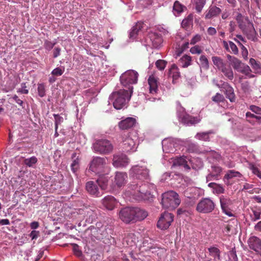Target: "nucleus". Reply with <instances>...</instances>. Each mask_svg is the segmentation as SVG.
Wrapping results in <instances>:
<instances>
[{
  "label": "nucleus",
  "mask_w": 261,
  "mask_h": 261,
  "mask_svg": "<svg viewBox=\"0 0 261 261\" xmlns=\"http://www.w3.org/2000/svg\"><path fill=\"white\" fill-rule=\"evenodd\" d=\"M146 185L142 184V181H133L127 188L125 195L137 201L144 200L151 202L153 196L150 192L146 191Z\"/></svg>",
  "instance_id": "obj_1"
},
{
  "label": "nucleus",
  "mask_w": 261,
  "mask_h": 261,
  "mask_svg": "<svg viewBox=\"0 0 261 261\" xmlns=\"http://www.w3.org/2000/svg\"><path fill=\"white\" fill-rule=\"evenodd\" d=\"M236 19L239 28L248 39L256 42L257 40V33L253 24L249 18L243 16L241 13H238Z\"/></svg>",
  "instance_id": "obj_2"
},
{
  "label": "nucleus",
  "mask_w": 261,
  "mask_h": 261,
  "mask_svg": "<svg viewBox=\"0 0 261 261\" xmlns=\"http://www.w3.org/2000/svg\"><path fill=\"white\" fill-rule=\"evenodd\" d=\"M132 93V87H129L128 90L121 89L113 92L109 96V100L113 102L116 109L120 110L125 106L126 101L130 99Z\"/></svg>",
  "instance_id": "obj_3"
},
{
  "label": "nucleus",
  "mask_w": 261,
  "mask_h": 261,
  "mask_svg": "<svg viewBox=\"0 0 261 261\" xmlns=\"http://www.w3.org/2000/svg\"><path fill=\"white\" fill-rule=\"evenodd\" d=\"M138 134L136 131L124 132L121 134L122 148L124 152L132 153L136 151Z\"/></svg>",
  "instance_id": "obj_4"
},
{
  "label": "nucleus",
  "mask_w": 261,
  "mask_h": 261,
  "mask_svg": "<svg viewBox=\"0 0 261 261\" xmlns=\"http://www.w3.org/2000/svg\"><path fill=\"white\" fill-rule=\"evenodd\" d=\"M106 160L107 159L105 158L94 157L90 162L89 170L97 175L108 174L110 170Z\"/></svg>",
  "instance_id": "obj_5"
},
{
  "label": "nucleus",
  "mask_w": 261,
  "mask_h": 261,
  "mask_svg": "<svg viewBox=\"0 0 261 261\" xmlns=\"http://www.w3.org/2000/svg\"><path fill=\"white\" fill-rule=\"evenodd\" d=\"M178 195L173 191L162 194V204L165 208H175L180 204Z\"/></svg>",
  "instance_id": "obj_6"
},
{
  "label": "nucleus",
  "mask_w": 261,
  "mask_h": 261,
  "mask_svg": "<svg viewBox=\"0 0 261 261\" xmlns=\"http://www.w3.org/2000/svg\"><path fill=\"white\" fill-rule=\"evenodd\" d=\"M177 116L179 121L184 124L191 125L196 124L200 121L197 117H193L187 114L179 101L176 102Z\"/></svg>",
  "instance_id": "obj_7"
},
{
  "label": "nucleus",
  "mask_w": 261,
  "mask_h": 261,
  "mask_svg": "<svg viewBox=\"0 0 261 261\" xmlns=\"http://www.w3.org/2000/svg\"><path fill=\"white\" fill-rule=\"evenodd\" d=\"M93 149L96 153L107 154L111 153L113 149V145L107 139H98L93 144Z\"/></svg>",
  "instance_id": "obj_8"
},
{
  "label": "nucleus",
  "mask_w": 261,
  "mask_h": 261,
  "mask_svg": "<svg viewBox=\"0 0 261 261\" xmlns=\"http://www.w3.org/2000/svg\"><path fill=\"white\" fill-rule=\"evenodd\" d=\"M138 75V72L134 70H127L120 77L121 83L124 87L128 86V89L129 87L133 88L130 85L137 83Z\"/></svg>",
  "instance_id": "obj_9"
},
{
  "label": "nucleus",
  "mask_w": 261,
  "mask_h": 261,
  "mask_svg": "<svg viewBox=\"0 0 261 261\" xmlns=\"http://www.w3.org/2000/svg\"><path fill=\"white\" fill-rule=\"evenodd\" d=\"M215 203L210 198H203L197 203L196 210L200 213H210L215 209Z\"/></svg>",
  "instance_id": "obj_10"
},
{
  "label": "nucleus",
  "mask_w": 261,
  "mask_h": 261,
  "mask_svg": "<svg viewBox=\"0 0 261 261\" xmlns=\"http://www.w3.org/2000/svg\"><path fill=\"white\" fill-rule=\"evenodd\" d=\"M129 174L134 179L143 180L149 178V170L146 167L139 165L134 166L129 171Z\"/></svg>",
  "instance_id": "obj_11"
},
{
  "label": "nucleus",
  "mask_w": 261,
  "mask_h": 261,
  "mask_svg": "<svg viewBox=\"0 0 261 261\" xmlns=\"http://www.w3.org/2000/svg\"><path fill=\"white\" fill-rule=\"evenodd\" d=\"M173 219L174 215L173 214L165 212L161 214L157 223V227L162 230H166L171 225Z\"/></svg>",
  "instance_id": "obj_12"
},
{
  "label": "nucleus",
  "mask_w": 261,
  "mask_h": 261,
  "mask_svg": "<svg viewBox=\"0 0 261 261\" xmlns=\"http://www.w3.org/2000/svg\"><path fill=\"white\" fill-rule=\"evenodd\" d=\"M119 218L125 223L129 224L135 222L133 207H126L122 208L118 213Z\"/></svg>",
  "instance_id": "obj_13"
},
{
  "label": "nucleus",
  "mask_w": 261,
  "mask_h": 261,
  "mask_svg": "<svg viewBox=\"0 0 261 261\" xmlns=\"http://www.w3.org/2000/svg\"><path fill=\"white\" fill-rule=\"evenodd\" d=\"M242 174L233 170H228L224 177V180L227 185H232L236 182L243 180Z\"/></svg>",
  "instance_id": "obj_14"
},
{
  "label": "nucleus",
  "mask_w": 261,
  "mask_h": 261,
  "mask_svg": "<svg viewBox=\"0 0 261 261\" xmlns=\"http://www.w3.org/2000/svg\"><path fill=\"white\" fill-rule=\"evenodd\" d=\"M221 82L222 83L221 85L217 84V86L225 94L227 98L231 102H234L236 100V96L233 88L226 82Z\"/></svg>",
  "instance_id": "obj_15"
},
{
  "label": "nucleus",
  "mask_w": 261,
  "mask_h": 261,
  "mask_svg": "<svg viewBox=\"0 0 261 261\" xmlns=\"http://www.w3.org/2000/svg\"><path fill=\"white\" fill-rule=\"evenodd\" d=\"M112 164L116 168L124 167L129 164V159L124 154H114Z\"/></svg>",
  "instance_id": "obj_16"
},
{
  "label": "nucleus",
  "mask_w": 261,
  "mask_h": 261,
  "mask_svg": "<svg viewBox=\"0 0 261 261\" xmlns=\"http://www.w3.org/2000/svg\"><path fill=\"white\" fill-rule=\"evenodd\" d=\"M98 185L96 181H89L86 183V188L90 195L95 197H99L102 195V192L99 191Z\"/></svg>",
  "instance_id": "obj_17"
},
{
  "label": "nucleus",
  "mask_w": 261,
  "mask_h": 261,
  "mask_svg": "<svg viewBox=\"0 0 261 261\" xmlns=\"http://www.w3.org/2000/svg\"><path fill=\"white\" fill-rule=\"evenodd\" d=\"M250 249L255 251L258 254H261V240L256 236L251 237L248 240Z\"/></svg>",
  "instance_id": "obj_18"
},
{
  "label": "nucleus",
  "mask_w": 261,
  "mask_h": 261,
  "mask_svg": "<svg viewBox=\"0 0 261 261\" xmlns=\"http://www.w3.org/2000/svg\"><path fill=\"white\" fill-rule=\"evenodd\" d=\"M201 190L196 187H190L184 191L185 197L189 198L196 199L201 195Z\"/></svg>",
  "instance_id": "obj_19"
},
{
  "label": "nucleus",
  "mask_w": 261,
  "mask_h": 261,
  "mask_svg": "<svg viewBox=\"0 0 261 261\" xmlns=\"http://www.w3.org/2000/svg\"><path fill=\"white\" fill-rule=\"evenodd\" d=\"M222 168L219 166H213L210 173L206 176V181L218 180L221 176Z\"/></svg>",
  "instance_id": "obj_20"
},
{
  "label": "nucleus",
  "mask_w": 261,
  "mask_h": 261,
  "mask_svg": "<svg viewBox=\"0 0 261 261\" xmlns=\"http://www.w3.org/2000/svg\"><path fill=\"white\" fill-rule=\"evenodd\" d=\"M102 203L107 210H112L116 206L117 201L113 196L108 195L102 199Z\"/></svg>",
  "instance_id": "obj_21"
},
{
  "label": "nucleus",
  "mask_w": 261,
  "mask_h": 261,
  "mask_svg": "<svg viewBox=\"0 0 261 261\" xmlns=\"http://www.w3.org/2000/svg\"><path fill=\"white\" fill-rule=\"evenodd\" d=\"M114 179V182L116 185L120 188L126 184L127 179V175L124 172H116Z\"/></svg>",
  "instance_id": "obj_22"
},
{
  "label": "nucleus",
  "mask_w": 261,
  "mask_h": 261,
  "mask_svg": "<svg viewBox=\"0 0 261 261\" xmlns=\"http://www.w3.org/2000/svg\"><path fill=\"white\" fill-rule=\"evenodd\" d=\"M134 215L135 222L144 220L147 216L148 213L145 210L137 207H132Z\"/></svg>",
  "instance_id": "obj_23"
},
{
  "label": "nucleus",
  "mask_w": 261,
  "mask_h": 261,
  "mask_svg": "<svg viewBox=\"0 0 261 261\" xmlns=\"http://www.w3.org/2000/svg\"><path fill=\"white\" fill-rule=\"evenodd\" d=\"M221 12V10L219 8L215 6H211L205 12V18L210 19L217 17Z\"/></svg>",
  "instance_id": "obj_24"
},
{
  "label": "nucleus",
  "mask_w": 261,
  "mask_h": 261,
  "mask_svg": "<svg viewBox=\"0 0 261 261\" xmlns=\"http://www.w3.org/2000/svg\"><path fill=\"white\" fill-rule=\"evenodd\" d=\"M162 144L163 151L165 152L169 153L174 151V143L172 139H165L162 141Z\"/></svg>",
  "instance_id": "obj_25"
},
{
  "label": "nucleus",
  "mask_w": 261,
  "mask_h": 261,
  "mask_svg": "<svg viewBox=\"0 0 261 261\" xmlns=\"http://www.w3.org/2000/svg\"><path fill=\"white\" fill-rule=\"evenodd\" d=\"M136 122V119L132 117H128L119 123V127L122 129H127L132 128Z\"/></svg>",
  "instance_id": "obj_26"
},
{
  "label": "nucleus",
  "mask_w": 261,
  "mask_h": 261,
  "mask_svg": "<svg viewBox=\"0 0 261 261\" xmlns=\"http://www.w3.org/2000/svg\"><path fill=\"white\" fill-rule=\"evenodd\" d=\"M148 84L149 85V93L152 94H155L158 90V81L156 78L151 75L148 79Z\"/></svg>",
  "instance_id": "obj_27"
},
{
  "label": "nucleus",
  "mask_w": 261,
  "mask_h": 261,
  "mask_svg": "<svg viewBox=\"0 0 261 261\" xmlns=\"http://www.w3.org/2000/svg\"><path fill=\"white\" fill-rule=\"evenodd\" d=\"M150 39L151 45L154 48L160 47L162 43V38L161 36L155 33H151L148 37Z\"/></svg>",
  "instance_id": "obj_28"
},
{
  "label": "nucleus",
  "mask_w": 261,
  "mask_h": 261,
  "mask_svg": "<svg viewBox=\"0 0 261 261\" xmlns=\"http://www.w3.org/2000/svg\"><path fill=\"white\" fill-rule=\"evenodd\" d=\"M223 45L225 49L227 51L234 55L239 53V50L237 45L232 41H223Z\"/></svg>",
  "instance_id": "obj_29"
},
{
  "label": "nucleus",
  "mask_w": 261,
  "mask_h": 261,
  "mask_svg": "<svg viewBox=\"0 0 261 261\" xmlns=\"http://www.w3.org/2000/svg\"><path fill=\"white\" fill-rule=\"evenodd\" d=\"M261 208L257 207L251 208L249 216L252 221H256L260 218Z\"/></svg>",
  "instance_id": "obj_30"
},
{
  "label": "nucleus",
  "mask_w": 261,
  "mask_h": 261,
  "mask_svg": "<svg viewBox=\"0 0 261 261\" xmlns=\"http://www.w3.org/2000/svg\"><path fill=\"white\" fill-rule=\"evenodd\" d=\"M137 239L134 233H129L123 239V244L128 247H133L136 245Z\"/></svg>",
  "instance_id": "obj_31"
},
{
  "label": "nucleus",
  "mask_w": 261,
  "mask_h": 261,
  "mask_svg": "<svg viewBox=\"0 0 261 261\" xmlns=\"http://www.w3.org/2000/svg\"><path fill=\"white\" fill-rule=\"evenodd\" d=\"M143 23L142 22H138L132 28L129 33V38L134 39L138 32L143 28Z\"/></svg>",
  "instance_id": "obj_32"
},
{
  "label": "nucleus",
  "mask_w": 261,
  "mask_h": 261,
  "mask_svg": "<svg viewBox=\"0 0 261 261\" xmlns=\"http://www.w3.org/2000/svg\"><path fill=\"white\" fill-rule=\"evenodd\" d=\"M210 255L214 258L215 261L220 260L221 251L215 246H211L208 248Z\"/></svg>",
  "instance_id": "obj_33"
},
{
  "label": "nucleus",
  "mask_w": 261,
  "mask_h": 261,
  "mask_svg": "<svg viewBox=\"0 0 261 261\" xmlns=\"http://www.w3.org/2000/svg\"><path fill=\"white\" fill-rule=\"evenodd\" d=\"M106 175H98L99 177L96 180L98 186L100 187L102 190L106 189L108 184L109 177L108 176H106Z\"/></svg>",
  "instance_id": "obj_34"
},
{
  "label": "nucleus",
  "mask_w": 261,
  "mask_h": 261,
  "mask_svg": "<svg viewBox=\"0 0 261 261\" xmlns=\"http://www.w3.org/2000/svg\"><path fill=\"white\" fill-rule=\"evenodd\" d=\"M220 70L229 80H232L233 79V71L230 66L227 64H225Z\"/></svg>",
  "instance_id": "obj_35"
},
{
  "label": "nucleus",
  "mask_w": 261,
  "mask_h": 261,
  "mask_svg": "<svg viewBox=\"0 0 261 261\" xmlns=\"http://www.w3.org/2000/svg\"><path fill=\"white\" fill-rule=\"evenodd\" d=\"M76 155L75 153L72 154V159L73 161L70 165L71 170L74 173H76L80 167V160L78 157L76 158Z\"/></svg>",
  "instance_id": "obj_36"
},
{
  "label": "nucleus",
  "mask_w": 261,
  "mask_h": 261,
  "mask_svg": "<svg viewBox=\"0 0 261 261\" xmlns=\"http://www.w3.org/2000/svg\"><path fill=\"white\" fill-rule=\"evenodd\" d=\"M192 58L190 56L184 55L179 60V64L183 68L188 67L191 64Z\"/></svg>",
  "instance_id": "obj_37"
},
{
  "label": "nucleus",
  "mask_w": 261,
  "mask_h": 261,
  "mask_svg": "<svg viewBox=\"0 0 261 261\" xmlns=\"http://www.w3.org/2000/svg\"><path fill=\"white\" fill-rule=\"evenodd\" d=\"M169 74L173 78V81H175L180 77V72L175 64L172 65L170 70Z\"/></svg>",
  "instance_id": "obj_38"
},
{
  "label": "nucleus",
  "mask_w": 261,
  "mask_h": 261,
  "mask_svg": "<svg viewBox=\"0 0 261 261\" xmlns=\"http://www.w3.org/2000/svg\"><path fill=\"white\" fill-rule=\"evenodd\" d=\"M186 7L184 5L178 1H175L173 7V12L175 16H178L184 11Z\"/></svg>",
  "instance_id": "obj_39"
},
{
  "label": "nucleus",
  "mask_w": 261,
  "mask_h": 261,
  "mask_svg": "<svg viewBox=\"0 0 261 261\" xmlns=\"http://www.w3.org/2000/svg\"><path fill=\"white\" fill-rule=\"evenodd\" d=\"M174 165L182 166L186 170H188L190 169L185 157H179L176 159L174 161Z\"/></svg>",
  "instance_id": "obj_40"
},
{
  "label": "nucleus",
  "mask_w": 261,
  "mask_h": 261,
  "mask_svg": "<svg viewBox=\"0 0 261 261\" xmlns=\"http://www.w3.org/2000/svg\"><path fill=\"white\" fill-rule=\"evenodd\" d=\"M238 71L246 75L249 78H252V77H254V75L251 74V72L252 71H251V69L250 68V67L248 65H247L244 63L243 64V66H241L238 70Z\"/></svg>",
  "instance_id": "obj_41"
},
{
  "label": "nucleus",
  "mask_w": 261,
  "mask_h": 261,
  "mask_svg": "<svg viewBox=\"0 0 261 261\" xmlns=\"http://www.w3.org/2000/svg\"><path fill=\"white\" fill-rule=\"evenodd\" d=\"M212 60L214 65L219 70L227 63H226L222 59L219 57L213 56Z\"/></svg>",
  "instance_id": "obj_42"
},
{
  "label": "nucleus",
  "mask_w": 261,
  "mask_h": 261,
  "mask_svg": "<svg viewBox=\"0 0 261 261\" xmlns=\"http://www.w3.org/2000/svg\"><path fill=\"white\" fill-rule=\"evenodd\" d=\"M249 64L254 70L255 73L261 74V64L259 62L256 61L253 58H250L249 60Z\"/></svg>",
  "instance_id": "obj_43"
},
{
  "label": "nucleus",
  "mask_w": 261,
  "mask_h": 261,
  "mask_svg": "<svg viewBox=\"0 0 261 261\" xmlns=\"http://www.w3.org/2000/svg\"><path fill=\"white\" fill-rule=\"evenodd\" d=\"M208 186L213 189L214 192L216 194H219L224 192V189L223 186L215 182H210L208 184Z\"/></svg>",
  "instance_id": "obj_44"
},
{
  "label": "nucleus",
  "mask_w": 261,
  "mask_h": 261,
  "mask_svg": "<svg viewBox=\"0 0 261 261\" xmlns=\"http://www.w3.org/2000/svg\"><path fill=\"white\" fill-rule=\"evenodd\" d=\"M191 163L192 168L195 170L201 169L203 165L202 161L199 158H193L191 160Z\"/></svg>",
  "instance_id": "obj_45"
},
{
  "label": "nucleus",
  "mask_w": 261,
  "mask_h": 261,
  "mask_svg": "<svg viewBox=\"0 0 261 261\" xmlns=\"http://www.w3.org/2000/svg\"><path fill=\"white\" fill-rule=\"evenodd\" d=\"M220 202L221 208L229 207L232 203L230 199L224 196L220 197Z\"/></svg>",
  "instance_id": "obj_46"
},
{
  "label": "nucleus",
  "mask_w": 261,
  "mask_h": 261,
  "mask_svg": "<svg viewBox=\"0 0 261 261\" xmlns=\"http://www.w3.org/2000/svg\"><path fill=\"white\" fill-rule=\"evenodd\" d=\"M212 132L211 131L207 132L198 133L196 135L195 138L201 141H208L210 140L209 135Z\"/></svg>",
  "instance_id": "obj_47"
},
{
  "label": "nucleus",
  "mask_w": 261,
  "mask_h": 261,
  "mask_svg": "<svg viewBox=\"0 0 261 261\" xmlns=\"http://www.w3.org/2000/svg\"><path fill=\"white\" fill-rule=\"evenodd\" d=\"M230 62L233 68L237 71L244 64L236 57L232 58L230 60Z\"/></svg>",
  "instance_id": "obj_48"
},
{
  "label": "nucleus",
  "mask_w": 261,
  "mask_h": 261,
  "mask_svg": "<svg viewBox=\"0 0 261 261\" xmlns=\"http://www.w3.org/2000/svg\"><path fill=\"white\" fill-rule=\"evenodd\" d=\"M206 0H195V9L197 13H200L204 7Z\"/></svg>",
  "instance_id": "obj_49"
},
{
  "label": "nucleus",
  "mask_w": 261,
  "mask_h": 261,
  "mask_svg": "<svg viewBox=\"0 0 261 261\" xmlns=\"http://www.w3.org/2000/svg\"><path fill=\"white\" fill-rule=\"evenodd\" d=\"M37 159L35 156H32L29 158L25 159L24 160V163L29 167H33L37 162Z\"/></svg>",
  "instance_id": "obj_50"
},
{
  "label": "nucleus",
  "mask_w": 261,
  "mask_h": 261,
  "mask_svg": "<svg viewBox=\"0 0 261 261\" xmlns=\"http://www.w3.org/2000/svg\"><path fill=\"white\" fill-rule=\"evenodd\" d=\"M37 91L38 95L41 97H43L46 95L45 85L43 83L38 84Z\"/></svg>",
  "instance_id": "obj_51"
},
{
  "label": "nucleus",
  "mask_w": 261,
  "mask_h": 261,
  "mask_svg": "<svg viewBox=\"0 0 261 261\" xmlns=\"http://www.w3.org/2000/svg\"><path fill=\"white\" fill-rule=\"evenodd\" d=\"M201 66L202 68L208 69L209 67V63L208 59L204 55H201L199 58Z\"/></svg>",
  "instance_id": "obj_52"
},
{
  "label": "nucleus",
  "mask_w": 261,
  "mask_h": 261,
  "mask_svg": "<svg viewBox=\"0 0 261 261\" xmlns=\"http://www.w3.org/2000/svg\"><path fill=\"white\" fill-rule=\"evenodd\" d=\"M65 71V67L64 66H61L60 67H57L55 68L51 72V74L54 76H61Z\"/></svg>",
  "instance_id": "obj_53"
},
{
  "label": "nucleus",
  "mask_w": 261,
  "mask_h": 261,
  "mask_svg": "<svg viewBox=\"0 0 261 261\" xmlns=\"http://www.w3.org/2000/svg\"><path fill=\"white\" fill-rule=\"evenodd\" d=\"M167 62L163 60H158L155 62V66L160 70H163L166 66Z\"/></svg>",
  "instance_id": "obj_54"
},
{
  "label": "nucleus",
  "mask_w": 261,
  "mask_h": 261,
  "mask_svg": "<svg viewBox=\"0 0 261 261\" xmlns=\"http://www.w3.org/2000/svg\"><path fill=\"white\" fill-rule=\"evenodd\" d=\"M190 51L192 54L199 55L202 53V48L201 46L196 45L192 47L190 49Z\"/></svg>",
  "instance_id": "obj_55"
},
{
  "label": "nucleus",
  "mask_w": 261,
  "mask_h": 261,
  "mask_svg": "<svg viewBox=\"0 0 261 261\" xmlns=\"http://www.w3.org/2000/svg\"><path fill=\"white\" fill-rule=\"evenodd\" d=\"M212 99L217 103L223 102L225 100L224 96L219 93H216L215 96H213Z\"/></svg>",
  "instance_id": "obj_56"
},
{
  "label": "nucleus",
  "mask_w": 261,
  "mask_h": 261,
  "mask_svg": "<svg viewBox=\"0 0 261 261\" xmlns=\"http://www.w3.org/2000/svg\"><path fill=\"white\" fill-rule=\"evenodd\" d=\"M54 117L55 120V130H57L58 128V125L63 122V118L59 114H54Z\"/></svg>",
  "instance_id": "obj_57"
},
{
  "label": "nucleus",
  "mask_w": 261,
  "mask_h": 261,
  "mask_svg": "<svg viewBox=\"0 0 261 261\" xmlns=\"http://www.w3.org/2000/svg\"><path fill=\"white\" fill-rule=\"evenodd\" d=\"M228 261H238V260L236 252L233 249L228 252Z\"/></svg>",
  "instance_id": "obj_58"
},
{
  "label": "nucleus",
  "mask_w": 261,
  "mask_h": 261,
  "mask_svg": "<svg viewBox=\"0 0 261 261\" xmlns=\"http://www.w3.org/2000/svg\"><path fill=\"white\" fill-rule=\"evenodd\" d=\"M56 44V42H53L46 40L44 41V47L45 49L49 51L54 47Z\"/></svg>",
  "instance_id": "obj_59"
},
{
  "label": "nucleus",
  "mask_w": 261,
  "mask_h": 261,
  "mask_svg": "<svg viewBox=\"0 0 261 261\" xmlns=\"http://www.w3.org/2000/svg\"><path fill=\"white\" fill-rule=\"evenodd\" d=\"M20 86L21 88L17 89V92L24 94H28L29 90L27 89V87L26 86V83H22Z\"/></svg>",
  "instance_id": "obj_60"
},
{
  "label": "nucleus",
  "mask_w": 261,
  "mask_h": 261,
  "mask_svg": "<svg viewBox=\"0 0 261 261\" xmlns=\"http://www.w3.org/2000/svg\"><path fill=\"white\" fill-rule=\"evenodd\" d=\"M12 99L22 109L24 108L25 105L23 100L20 99L16 95H14L12 97Z\"/></svg>",
  "instance_id": "obj_61"
},
{
  "label": "nucleus",
  "mask_w": 261,
  "mask_h": 261,
  "mask_svg": "<svg viewBox=\"0 0 261 261\" xmlns=\"http://www.w3.org/2000/svg\"><path fill=\"white\" fill-rule=\"evenodd\" d=\"M256 116L257 115H255L249 112L246 113V117L247 119V121L250 123L252 122H254Z\"/></svg>",
  "instance_id": "obj_62"
},
{
  "label": "nucleus",
  "mask_w": 261,
  "mask_h": 261,
  "mask_svg": "<svg viewBox=\"0 0 261 261\" xmlns=\"http://www.w3.org/2000/svg\"><path fill=\"white\" fill-rule=\"evenodd\" d=\"M249 109L256 114L261 115V108L254 105H251L250 106Z\"/></svg>",
  "instance_id": "obj_63"
},
{
  "label": "nucleus",
  "mask_w": 261,
  "mask_h": 261,
  "mask_svg": "<svg viewBox=\"0 0 261 261\" xmlns=\"http://www.w3.org/2000/svg\"><path fill=\"white\" fill-rule=\"evenodd\" d=\"M201 40V36L199 34H196L193 37L190 41V44L194 45Z\"/></svg>",
  "instance_id": "obj_64"
}]
</instances>
